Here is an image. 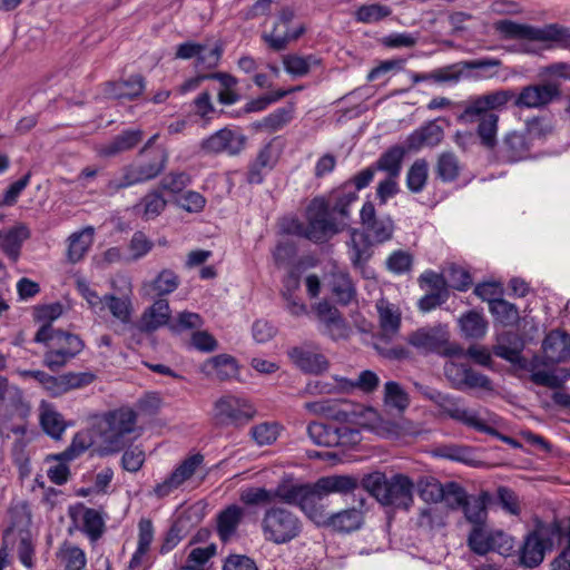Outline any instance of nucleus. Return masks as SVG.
<instances>
[{
  "mask_svg": "<svg viewBox=\"0 0 570 570\" xmlns=\"http://www.w3.org/2000/svg\"><path fill=\"white\" fill-rule=\"evenodd\" d=\"M355 488V479L347 475H332L321 478L312 484L283 481L272 490V494L273 502L279 500L296 505L314 523H322L325 521L322 499L331 493H347Z\"/></svg>",
  "mask_w": 570,
  "mask_h": 570,
  "instance_id": "nucleus-1",
  "label": "nucleus"
},
{
  "mask_svg": "<svg viewBox=\"0 0 570 570\" xmlns=\"http://www.w3.org/2000/svg\"><path fill=\"white\" fill-rule=\"evenodd\" d=\"M494 26L502 36L524 41L523 49L527 52H537L554 46L570 47V30L556 24L533 28L504 19Z\"/></svg>",
  "mask_w": 570,
  "mask_h": 570,
  "instance_id": "nucleus-2",
  "label": "nucleus"
},
{
  "mask_svg": "<svg viewBox=\"0 0 570 570\" xmlns=\"http://www.w3.org/2000/svg\"><path fill=\"white\" fill-rule=\"evenodd\" d=\"M137 425V415L129 407H120L105 414L95 424L98 433L99 454L118 453L130 441Z\"/></svg>",
  "mask_w": 570,
  "mask_h": 570,
  "instance_id": "nucleus-3",
  "label": "nucleus"
},
{
  "mask_svg": "<svg viewBox=\"0 0 570 570\" xmlns=\"http://www.w3.org/2000/svg\"><path fill=\"white\" fill-rule=\"evenodd\" d=\"M362 484L382 505L409 510L413 504L414 483L404 474L387 479L383 473L374 472L366 475Z\"/></svg>",
  "mask_w": 570,
  "mask_h": 570,
  "instance_id": "nucleus-4",
  "label": "nucleus"
},
{
  "mask_svg": "<svg viewBox=\"0 0 570 570\" xmlns=\"http://www.w3.org/2000/svg\"><path fill=\"white\" fill-rule=\"evenodd\" d=\"M435 404L451 419L487 434H497L499 417L488 410H472L459 405L458 400L441 393Z\"/></svg>",
  "mask_w": 570,
  "mask_h": 570,
  "instance_id": "nucleus-5",
  "label": "nucleus"
},
{
  "mask_svg": "<svg viewBox=\"0 0 570 570\" xmlns=\"http://www.w3.org/2000/svg\"><path fill=\"white\" fill-rule=\"evenodd\" d=\"M261 527L265 540L275 544L287 543L298 537L302 531L299 518L292 511L279 507H273L265 511Z\"/></svg>",
  "mask_w": 570,
  "mask_h": 570,
  "instance_id": "nucleus-6",
  "label": "nucleus"
},
{
  "mask_svg": "<svg viewBox=\"0 0 570 570\" xmlns=\"http://www.w3.org/2000/svg\"><path fill=\"white\" fill-rule=\"evenodd\" d=\"M561 535V527L558 522H539L530 532L523 543L520 560L525 567L539 566L550 551L557 539Z\"/></svg>",
  "mask_w": 570,
  "mask_h": 570,
  "instance_id": "nucleus-7",
  "label": "nucleus"
},
{
  "mask_svg": "<svg viewBox=\"0 0 570 570\" xmlns=\"http://www.w3.org/2000/svg\"><path fill=\"white\" fill-rule=\"evenodd\" d=\"M255 415L253 405L243 397L223 395L214 402L212 417L218 426H240Z\"/></svg>",
  "mask_w": 570,
  "mask_h": 570,
  "instance_id": "nucleus-8",
  "label": "nucleus"
},
{
  "mask_svg": "<svg viewBox=\"0 0 570 570\" xmlns=\"http://www.w3.org/2000/svg\"><path fill=\"white\" fill-rule=\"evenodd\" d=\"M380 384L379 375L370 370L362 371L355 381L335 376L332 381H314L306 385V392L311 394H331L334 392L350 393L360 390L371 393Z\"/></svg>",
  "mask_w": 570,
  "mask_h": 570,
  "instance_id": "nucleus-9",
  "label": "nucleus"
},
{
  "mask_svg": "<svg viewBox=\"0 0 570 570\" xmlns=\"http://www.w3.org/2000/svg\"><path fill=\"white\" fill-rule=\"evenodd\" d=\"M203 464L204 456L199 453L186 458L161 482L154 487L153 494L163 499L179 489H184L186 484L193 481Z\"/></svg>",
  "mask_w": 570,
  "mask_h": 570,
  "instance_id": "nucleus-10",
  "label": "nucleus"
},
{
  "mask_svg": "<svg viewBox=\"0 0 570 570\" xmlns=\"http://www.w3.org/2000/svg\"><path fill=\"white\" fill-rule=\"evenodd\" d=\"M304 407L312 414L324 415L335 421L363 425L362 416L364 414L373 415L371 409L364 410L361 405L350 402H337L331 400H322L305 403Z\"/></svg>",
  "mask_w": 570,
  "mask_h": 570,
  "instance_id": "nucleus-11",
  "label": "nucleus"
},
{
  "mask_svg": "<svg viewBox=\"0 0 570 570\" xmlns=\"http://www.w3.org/2000/svg\"><path fill=\"white\" fill-rule=\"evenodd\" d=\"M320 332L333 341L347 340L352 334V327L342 313L328 301L323 299L312 305Z\"/></svg>",
  "mask_w": 570,
  "mask_h": 570,
  "instance_id": "nucleus-12",
  "label": "nucleus"
},
{
  "mask_svg": "<svg viewBox=\"0 0 570 570\" xmlns=\"http://www.w3.org/2000/svg\"><path fill=\"white\" fill-rule=\"evenodd\" d=\"M246 142V137L238 130L233 128H222L200 142V150L206 155H237Z\"/></svg>",
  "mask_w": 570,
  "mask_h": 570,
  "instance_id": "nucleus-13",
  "label": "nucleus"
},
{
  "mask_svg": "<svg viewBox=\"0 0 570 570\" xmlns=\"http://www.w3.org/2000/svg\"><path fill=\"white\" fill-rule=\"evenodd\" d=\"M294 17L295 12L292 8L282 9L273 30L263 35V39L272 49L281 51L288 42L298 39L305 32L303 24L289 26Z\"/></svg>",
  "mask_w": 570,
  "mask_h": 570,
  "instance_id": "nucleus-14",
  "label": "nucleus"
},
{
  "mask_svg": "<svg viewBox=\"0 0 570 570\" xmlns=\"http://www.w3.org/2000/svg\"><path fill=\"white\" fill-rule=\"evenodd\" d=\"M308 226L305 235L314 242H323L337 232L335 224L328 218V206L322 198H315L307 207Z\"/></svg>",
  "mask_w": 570,
  "mask_h": 570,
  "instance_id": "nucleus-15",
  "label": "nucleus"
},
{
  "mask_svg": "<svg viewBox=\"0 0 570 570\" xmlns=\"http://www.w3.org/2000/svg\"><path fill=\"white\" fill-rule=\"evenodd\" d=\"M82 348L83 343L79 336L63 332L58 334V341L45 354L43 364L50 370L60 368L78 355Z\"/></svg>",
  "mask_w": 570,
  "mask_h": 570,
  "instance_id": "nucleus-16",
  "label": "nucleus"
},
{
  "mask_svg": "<svg viewBox=\"0 0 570 570\" xmlns=\"http://www.w3.org/2000/svg\"><path fill=\"white\" fill-rule=\"evenodd\" d=\"M360 216L366 235L373 244H383L392 238L394 233L392 218L390 216L376 217L373 203L365 202Z\"/></svg>",
  "mask_w": 570,
  "mask_h": 570,
  "instance_id": "nucleus-17",
  "label": "nucleus"
},
{
  "mask_svg": "<svg viewBox=\"0 0 570 570\" xmlns=\"http://www.w3.org/2000/svg\"><path fill=\"white\" fill-rule=\"evenodd\" d=\"M28 414L0 412V438L2 440L14 438L12 453L17 461L24 459V434L27 431Z\"/></svg>",
  "mask_w": 570,
  "mask_h": 570,
  "instance_id": "nucleus-18",
  "label": "nucleus"
},
{
  "mask_svg": "<svg viewBox=\"0 0 570 570\" xmlns=\"http://www.w3.org/2000/svg\"><path fill=\"white\" fill-rule=\"evenodd\" d=\"M307 432L315 444L323 446L356 443L360 440L358 431L347 426L331 428L321 423H311Z\"/></svg>",
  "mask_w": 570,
  "mask_h": 570,
  "instance_id": "nucleus-19",
  "label": "nucleus"
},
{
  "mask_svg": "<svg viewBox=\"0 0 570 570\" xmlns=\"http://www.w3.org/2000/svg\"><path fill=\"white\" fill-rule=\"evenodd\" d=\"M222 52L220 46L206 50L205 46L200 43L187 41L177 46L175 57L183 60L196 58L197 68L212 69L218 65Z\"/></svg>",
  "mask_w": 570,
  "mask_h": 570,
  "instance_id": "nucleus-20",
  "label": "nucleus"
},
{
  "mask_svg": "<svg viewBox=\"0 0 570 570\" xmlns=\"http://www.w3.org/2000/svg\"><path fill=\"white\" fill-rule=\"evenodd\" d=\"M558 95L559 88L554 83L527 86L515 96L514 105L520 108H541Z\"/></svg>",
  "mask_w": 570,
  "mask_h": 570,
  "instance_id": "nucleus-21",
  "label": "nucleus"
},
{
  "mask_svg": "<svg viewBox=\"0 0 570 570\" xmlns=\"http://www.w3.org/2000/svg\"><path fill=\"white\" fill-rule=\"evenodd\" d=\"M291 361L303 372L320 374L328 368L326 357L309 346H296L288 351Z\"/></svg>",
  "mask_w": 570,
  "mask_h": 570,
  "instance_id": "nucleus-22",
  "label": "nucleus"
},
{
  "mask_svg": "<svg viewBox=\"0 0 570 570\" xmlns=\"http://www.w3.org/2000/svg\"><path fill=\"white\" fill-rule=\"evenodd\" d=\"M325 285L341 305H348L356 296V289L350 275L341 268L334 267L327 274Z\"/></svg>",
  "mask_w": 570,
  "mask_h": 570,
  "instance_id": "nucleus-23",
  "label": "nucleus"
},
{
  "mask_svg": "<svg viewBox=\"0 0 570 570\" xmlns=\"http://www.w3.org/2000/svg\"><path fill=\"white\" fill-rule=\"evenodd\" d=\"M444 136L443 128L434 121H430L411 132L405 139L407 151H417L425 147L438 146Z\"/></svg>",
  "mask_w": 570,
  "mask_h": 570,
  "instance_id": "nucleus-24",
  "label": "nucleus"
},
{
  "mask_svg": "<svg viewBox=\"0 0 570 570\" xmlns=\"http://www.w3.org/2000/svg\"><path fill=\"white\" fill-rule=\"evenodd\" d=\"M513 98L515 99V94L511 89H500L488 92L470 101L468 105V115L502 110Z\"/></svg>",
  "mask_w": 570,
  "mask_h": 570,
  "instance_id": "nucleus-25",
  "label": "nucleus"
},
{
  "mask_svg": "<svg viewBox=\"0 0 570 570\" xmlns=\"http://www.w3.org/2000/svg\"><path fill=\"white\" fill-rule=\"evenodd\" d=\"M69 514L91 540H97L102 534L105 523L97 510L78 504L70 508Z\"/></svg>",
  "mask_w": 570,
  "mask_h": 570,
  "instance_id": "nucleus-26",
  "label": "nucleus"
},
{
  "mask_svg": "<svg viewBox=\"0 0 570 570\" xmlns=\"http://www.w3.org/2000/svg\"><path fill=\"white\" fill-rule=\"evenodd\" d=\"M145 79L140 75H132L127 79L108 82L105 86V94L108 98L117 100H132L138 98L145 90Z\"/></svg>",
  "mask_w": 570,
  "mask_h": 570,
  "instance_id": "nucleus-27",
  "label": "nucleus"
},
{
  "mask_svg": "<svg viewBox=\"0 0 570 570\" xmlns=\"http://www.w3.org/2000/svg\"><path fill=\"white\" fill-rule=\"evenodd\" d=\"M91 446L99 454L98 433L95 431V425L91 429L79 431L65 451L51 455L50 459L55 461H72Z\"/></svg>",
  "mask_w": 570,
  "mask_h": 570,
  "instance_id": "nucleus-28",
  "label": "nucleus"
},
{
  "mask_svg": "<svg viewBox=\"0 0 570 570\" xmlns=\"http://www.w3.org/2000/svg\"><path fill=\"white\" fill-rule=\"evenodd\" d=\"M461 119L465 122H478V135L482 144L489 148L497 142V131L499 116L495 112H480L478 115H468V107L461 115Z\"/></svg>",
  "mask_w": 570,
  "mask_h": 570,
  "instance_id": "nucleus-29",
  "label": "nucleus"
},
{
  "mask_svg": "<svg viewBox=\"0 0 570 570\" xmlns=\"http://www.w3.org/2000/svg\"><path fill=\"white\" fill-rule=\"evenodd\" d=\"M542 348L548 362H566L570 360V335L560 331H552L546 336Z\"/></svg>",
  "mask_w": 570,
  "mask_h": 570,
  "instance_id": "nucleus-30",
  "label": "nucleus"
},
{
  "mask_svg": "<svg viewBox=\"0 0 570 570\" xmlns=\"http://www.w3.org/2000/svg\"><path fill=\"white\" fill-rule=\"evenodd\" d=\"M171 309L167 299L160 298L147 307L140 316L139 327L145 332H153L169 324Z\"/></svg>",
  "mask_w": 570,
  "mask_h": 570,
  "instance_id": "nucleus-31",
  "label": "nucleus"
},
{
  "mask_svg": "<svg viewBox=\"0 0 570 570\" xmlns=\"http://www.w3.org/2000/svg\"><path fill=\"white\" fill-rule=\"evenodd\" d=\"M204 517L205 505L202 502H196L184 509L177 517L175 525L170 530V538L168 539V541L171 540V546L169 547V549L175 547L180 540L179 533L186 532L193 527L200 523Z\"/></svg>",
  "mask_w": 570,
  "mask_h": 570,
  "instance_id": "nucleus-32",
  "label": "nucleus"
},
{
  "mask_svg": "<svg viewBox=\"0 0 570 570\" xmlns=\"http://www.w3.org/2000/svg\"><path fill=\"white\" fill-rule=\"evenodd\" d=\"M376 309L382 336L392 340L397 335L401 326V312L399 307L381 298L376 303Z\"/></svg>",
  "mask_w": 570,
  "mask_h": 570,
  "instance_id": "nucleus-33",
  "label": "nucleus"
},
{
  "mask_svg": "<svg viewBox=\"0 0 570 570\" xmlns=\"http://www.w3.org/2000/svg\"><path fill=\"white\" fill-rule=\"evenodd\" d=\"M154 525L149 519H141L138 523L137 548L134 552L129 568L135 570L148 561L151 543L154 541Z\"/></svg>",
  "mask_w": 570,
  "mask_h": 570,
  "instance_id": "nucleus-34",
  "label": "nucleus"
},
{
  "mask_svg": "<svg viewBox=\"0 0 570 570\" xmlns=\"http://www.w3.org/2000/svg\"><path fill=\"white\" fill-rule=\"evenodd\" d=\"M465 67L468 80H490L500 77L502 61L497 58H480L465 61Z\"/></svg>",
  "mask_w": 570,
  "mask_h": 570,
  "instance_id": "nucleus-35",
  "label": "nucleus"
},
{
  "mask_svg": "<svg viewBox=\"0 0 570 570\" xmlns=\"http://www.w3.org/2000/svg\"><path fill=\"white\" fill-rule=\"evenodd\" d=\"M530 150L529 131L509 132L502 144V155L511 163L524 159Z\"/></svg>",
  "mask_w": 570,
  "mask_h": 570,
  "instance_id": "nucleus-36",
  "label": "nucleus"
},
{
  "mask_svg": "<svg viewBox=\"0 0 570 570\" xmlns=\"http://www.w3.org/2000/svg\"><path fill=\"white\" fill-rule=\"evenodd\" d=\"M39 420L43 431L55 440L61 439L68 423L50 403L42 401L39 405Z\"/></svg>",
  "mask_w": 570,
  "mask_h": 570,
  "instance_id": "nucleus-37",
  "label": "nucleus"
},
{
  "mask_svg": "<svg viewBox=\"0 0 570 570\" xmlns=\"http://www.w3.org/2000/svg\"><path fill=\"white\" fill-rule=\"evenodd\" d=\"M95 228L87 226L72 233L67 242V258L71 263L81 261L94 243Z\"/></svg>",
  "mask_w": 570,
  "mask_h": 570,
  "instance_id": "nucleus-38",
  "label": "nucleus"
},
{
  "mask_svg": "<svg viewBox=\"0 0 570 570\" xmlns=\"http://www.w3.org/2000/svg\"><path fill=\"white\" fill-rule=\"evenodd\" d=\"M29 236V229L22 224L0 230V248L9 258L17 261L22 243Z\"/></svg>",
  "mask_w": 570,
  "mask_h": 570,
  "instance_id": "nucleus-39",
  "label": "nucleus"
},
{
  "mask_svg": "<svg viewBox=\"0 0 570 570\" xmlns=\"http://www.w3.org/2000/svg\"><path fill=\"white\" fill-rule=\"evenodd\" d=\"M491 495L487 491H481L478 495H470L462 504L461 509L468 522L472 527L484 523L488 518V505Z\"/></svg>",
  "mask_w": 570,
  "mask_h": 570,
  "instance_id": "nucleus-40",
  "label": "nucleus"
},
{
  "mask_svg": "<svg viewBox=\"0 0 570 570\" xmlns=\"http://www.w3.org/2000/svg\"><path fill=\"white\" fill-rule=\"evenodd\" d=\"M445 326H435L416 331L410 338V343L424 351H435L448 341Z\"/></svg>",
  "mask_w": 570,
  "mask_h": 570,
  "instance_id": "nucleus-41",
  "label": "nucleus"
},
{
  "mask_svg": "<svg viewBox=\"0 0 570 570\" xmlns=\"http://www.w3.org/2000/svg\"><path fill=\"white\" fill-rule=\"evenodd\" d=\"M179 286L178 275L170 271H161L155 279L142 285V295L147 297L168 295Z\"/></svg>",
  "mask_w": 570,
  "mask_h": 570,
  "instance_id": "nucleus-42",
  "label": "nucleus"
},
{
  "mask_svg": "<svg viewBox=\"0 0 570 570\" xmlns=\"http://www.w3.org/2000/svg\"><path fill=\"white\" fill-rule=\"evenodd\" d=\"M29 414L30 407L23 401L22 392L14 385H10L8 380L0 383V412H11Z\"/></svg>",
  "mask_w": 570,
  "mask_h": 570,
  "instance_id": "nucleus-43",
  "label": "nucleus"
},
{
  "mask_svg": "<svg viewBox=\"0 0 570 570\" xmlns=\"http://www.w3.org/2000/svg\"><path fill=\"white\" fill-rule=\"evenodd\" d=\"M363 522V513L358 509H347L332 515L325 512V521L318 525H328L334 530L350 532L357 530Z\"/></svg>",
  "mask_w": 570,
  "mask_h": 570,
  "instance_id": "nucleus-44",
  "label": "nucleus"
},
{
  "mask_svg": "<svg viewBox=\"0 0 570 570\" xmlns=\"http://www.w3.org/2000/svg\"><path fill=\"white\" fill-rule=\"evenodd\" d=\"M142 137L139 129L127 130L115 137L110 142L98 147V154L102 157H111L122 151L134 148Z\"/></svg>",
  "mask_w": 570,
  "mask_h": 570,
  "instance_id": "nucleus-45",
  "label": "nucleus"
},
{
  "mask_svg": "<svg viewBox=\"0 0 570 570\" xmlns=\"http://www.w3.org/2000/svg\"><path fill=\"white\" fill-rule=\"evenodd\" d=\"M243 515L244 510L236 504L227 507L218 514L217 532L223 541H229L235 535Z\"/></svg>",
  "mask_w": 570,
  "mask_h": 570,
  "instance_id": "nucleus-46",
  "label": "nucleus"
},
{
  "mask_svg": "<svg viewBox=\"0 0 570 570\" xmlns=\"http://www.w3.org/2000/svg\"><path fill=\"white\" fill-rule=\"evenodd\" d=\"M202 370L208 376L226 380L236 375L237 365L232 356L222 354L207 360L203 364Z\"/></svg>",
  "mask_w": 570,
  "mask_h": 570,
  "instance_id": "nucleus-47",
  "label": "nucleus"
},
{
  "mask_svg": "<svg viewBox=\"0 0 570 570\" xmlns=\"http://www.w3.org/2000/svg\"><path fill=\"white\" fill-rule=\"evenodd\" d=\"M373 244L366 234L352 229L347 242L348 256L356 267L362 266L371 256L370 246Z\"/></svg>",
  "mask_w": 570,
  "mask_h": 570,
  "instance_id": "nucleus-48",
  "label": "nucleus"
},
{
  "mask_svg": "<svg viewBox=\"0 0 570 570\" xmlns=\"http://www.w3.org/2000/svg\"><path fill=\"white\" fill-rule=\"evenodd\" d=\"M495 529L489 528L485 522L472 527L468 535V546L471 551L479 556L489 553L493 547L492 534Z\"/></svg>",
  "mask_w": 570,
  "mask_h": 570,
  "instance_id": "nucleus-49",
  "label": "nucleus"
},
{
  "mask_svg": "<svg viewBox=\"0 0 570 570\" xmlns=\"http://www.w3.org/2000/svg\"><path fill=\"white\" fill-rule=\"evenodd\" d=\"M56 556L65 570H83L87 563L85 551L69 542H65Z\"/></svg>",
  "mask_w": 570,
  "mask_h": 570,
  "instance_id": "nucleus-50",
  "label": "nucleus"
},
{
  "mask_svg": "<svg viewBox=\"0 0 570 570\" xmlns=\"http://www.w3.org/2000/svg\"><path fill=\"white\" fill-rule=\"evenodd\" d=\"M320 63L321 60L314 55H285L283 57L284 69L293 77H304Z\"/></svg>",
  "mask_w": 570,
  "mask_h": 570,
  "instance_id": "nucleus-51",
  "label": "nucleus"
},
{
  "mask_svg": "<svg viewBox=\"0 0 570 570\" xmlns=\"http://www.w3.org/2000/svg\"><path fill=\"white\" fill-rule=\"evenodd\" d=\"M462 334L466 338H482L488 331V322L482 314L471 311L459 318Z\"/></svg>",
  "mask_w": 570,
  "mask_h": 570,
  "instance_id": "nucleus-52",
  "label": "nucleus"
},
{
  "mask_svg": "<svg viewBox=\"0 0 570 570\" xmlns=\"http://www.w3.org/2000/svg\"><path fill=\"white\" fill-rule=\"evenodd\" d=\"M217 547L210 543L206 547L193 548L181 566L183 570H206L209 560L216 554Z\"/></svg>",
  "mask_w": 570,
  "mask_h": 570,
  "instance_id": "nucleus-53",
  "label": "nucleus"
},
{
  "mask_svg": "<svg viewBox=\"0 0 570 570\" xmlns=\"http://www.w3.org/2000/svg\"><path fill=\"white\" fill-rule=\"evenodd\" d=\"M209 79H215L220 83V90L218 91V101L222 105H234L238 101L239 95L235 90L238 81L237 79L226 72H215L208 75Z\"/></svg>",
  "mask_w": 570,
  "mask_h": 570,
  "instance_id": "nucleus-54",
  "label": "nucleus"
},
{
  "mask_svg": "<svg viewBox=\"0 0 570 570\" xmlns=\"http://www.w3.org/2000/svg\"><path fill=\"white\" fill-rule=\"evenodd\" d=\"M406 148L395 146L384 153L376 161L375 168L386 171L389 176L399 177Z\"/></svg>",
  "mask_w": 570,
  "mask_h": 570,
  "instance_id": "nucleus-55",
  "label": "nucleus"
},
{
  "mask_svg": "<svg viewBox=\"0 0 570 570\" xmlns=\"http://www.w3.org/2000/svg\"><path fill=\"white\" fill-rule=\"evenodd\" d=\"M108 308L111 315L122 324L131 321L132 304L128 296L117 297L105 295V309Z\"/></svg>",
  "mask_w": 570,
  "mask_h": 570,
  "instance_id": "nucleus-56",
  "label": "nucleus"
},
{
  "mask_svg": "<svg viewBox=\"0 0 570 570\" xmlns=\"http://www.w3.org/2000/svg\"><path fill=\"white\" fill-rule=\"evenodd\" d=\"M384 403L402 412L410 405V397L397 382L389 381L384 384Z\"/></svg>",
  "mask_w": 570,
  "mask_h": 570,
  "instance_id": "nucleus-57",
  "label": "nucleus"
},
{
  "mask_svg": "<svg viewBox=\"0 0 570 570\" xmlns=\"http://www.w3.org/2000/svg\"><path fill=\"white\" fill-rule=\"evenodd\" d=\"M166 199L158 193L151 191L147 194L134 209L140 210L145 219L149 220L159 216L166 207Z\"/></svg>",
  "mask_w": 570,
  "mask_h": 570,
  "instance_id": "nucleus-58",
  "label": "nucleus"
},
{
  "mask_svg": "<svg viewBox=\"0 0 570 570\" xmlns=\"http://www.w3.org/2000/svg\"><path fill=\"white\" fill-rule=\"evenodd\" d=\"M489 308L495 321L504 326L514 325L519 321L517 307L504 299L491 302Z\"/></svg>",
  "mask_w": 570,
  "mask_h": 570,
  "instance_id": "nucleus-59",
  "label": "nucleus"
},
{
  "mask_svg": "<svg viewBox=\"0 0 570 570\" xmlns=\"http://www.w3.org/2000/svg\"><path fill=\"white\" fill-rule=\"evenodd\" d=\"M429 166L424 159H417L410 167L406 176V184L411 191L420 193L428 180Z\"/></svg>",
  "mask_w": 570,
  "mask_h": 570,
  "instance_id": "nucleus-60",
  "label": "nucleus"
},
{
  "mask_svg": "<svg viewBox=\"0 0 570 570\" xmlns=\"http://www.w3.org/2000/svg\"><path fill=\"white\" fill-rule=\"evenodd\" d=\"M281 428L274 422H263L250 429V435L254 442L259 445H269L274 443L279 435Z\"/></svg>",
  "mask_w": 570,
  "mask_h": 570,
  "instance_id": "nucleus-61",
  "label": "nucleus"
},
{
  "mask_svg": "<svg viewBox=\"0 0 570 570\" xmlns=\"http://www.w3.org/2000/svg\"><path fill=\"white\" fill-rule=\"evenodd\" d=\"M436 175L443 181L454 180L460 173V165L456 156L452 153H443L439 156L436 168Z\"/></svg>",
  "mask_w": 570,
  "mask_h": 570,
  "instance_id": "nucleus-62",
  "label": "nucleus"
},
{
  "mask_svg": "<svg viewBox=\"0 0 570 570\" xmlns=\"http://www.w3.org/2000/svg\"><path fill=\"white\" fill-rule=\"evenodd\" d=\"M570 377V370H561L560 374L550 371H535L531 374V381L538 385L547 386L549 389H560L564 382Z\"/></svg>",
  "mask_w": 570,
  "mask_h": 570,
  "instance_id": "nucleus-63",
  "label": "nucleus"
},
{
  "mask_svg": "<svg viewBox=\"0 0 570 570\" xmlns=\"http://www.w3.org/2000/svg\"><path fill=\"white\" fill-rule=\"evenodd\" d=\"M153 248V240L145 233L136 232L128 243V259L132 262L139 261L148 255Z\"/></svg>",
  "mask_w": 570,
  "mask_h": 570,
  "instance_id": "nucleus-64",
  "label": "nucleus"
}]
</instances>
